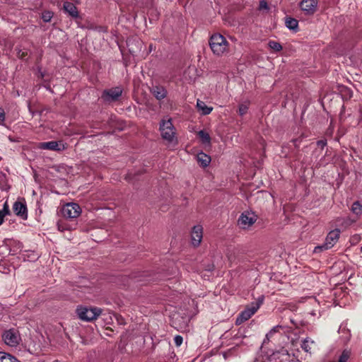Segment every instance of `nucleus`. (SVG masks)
I'll use <instances>...</instances> for the list:
<instances>
[{
	"label": "nucleus",
	"mask_w": 362,
	"mask_h": 362,
	"mask_svg": "<svg viewBox=\"0 0 362 362\" xmlns=\"http://www.w3.org/2000/svg\"><path fill=\"white\" fill-rule=\"evenodd\" d=\"M197 135L204 144L210 145L211 137L206 132L201 130L198 132Z\"/></svg>",
	"instance_id": "obj_20"
},
{
	"label": "nucleus",
	"mask_w": 362,
	"mask_h": 362,
	"mask_svg": "<svg viewBox=\"0 0 362 362\" xmlns=\"http://www.w3.org/2000/svg\"><path fill=\"white\" fill-rule=\"evenodd\" d=\"M5 119L4 110L0 109V122H3Z\"/></svg>",
	"instance_id": "obj_33"
},
{
	"label": "nucleus",
	"mask_w": 362,
	"mask_h": 362,
	"mask_svg": "<svg viewBox=\"0 0 362 362\" xmlns=\"http://www.w3.org/2000/svg\"><path fill=\"white\" fill-rule=\"evenodd\" d=\"M64 10L72 18L78 16V11L76 6L69 1H65L63 5Z\"/></svg>",
	"instance_id": "obj_15"
},
{
	"label": "nucleus",
	"mask_w": 362,
	"mask_h": 362,
	"mask_svg": "<svg viewBox=\"0 0 362 362\" xmlns=\"http://www.w3.org/2000/svg\"><path fill=\"white\" fill-rule=\"evenodd\" d=\"M41 17L44 22L48 23L53 17V12L50 11H45L42 13Z\"/></svg>",
	"instance_id": "obj_24"
},
{
	"label": "nucleus",
	"mask_w": 362,
	"mask_h": 362,
	"mask_svg": "<svg viewBox=\"0 0 362 362\" xmlns=\"http://www.w3.org/2000/svg\"><path fill=\"white\" fill-rule=\"evenodd\" d=\"M267 3L265 1H261L259 2V9H267Z\"/></svg>",
	"instance_id": "obj_31"
},
{
	"label": "nucleus",
	"mask_w": 362,
	"mask_h": 362,
	"mask_svg": "<svg viewBox=\"0 0 362 362\" xmlns=\"http://www.w3.org/2000/svg\"><path fill=\"white\" fill-rule=\"evenodd\" d=\"M0 212L4 214V215H5V216L8 215L10 214V210H9V207H8L7 202L4 203V204L3 206V209L1 210H0Z\"/></svg>",
	"instance_id": "obj_29"
},
{
	"label": "nucleus",
	"mask_w": 362,
	"mask_h": 362,
	"mask_svg": "<svg viewBox=\"0 0 362 362\" xmlns=\"http://www.w3.org/2000/svg\"><path fill=\"white\" fill-rule=\"evenodd\" d=\"M349 358V351L345 350L342 352L338 362H346Z\"/></svg>",
	"instance_id": "obj_27"
},
{
	"label": "nucleus",
	"mask_w": 362,
	"mask_h": 362,
	"mask_svg": "<svg viewBox=\"0 0 362 362\" xmlns=\"http://www.w3.org/2000/svg\"><path fill=\"white\" fill-rule=\"evenodd\" d=\"M317 144L318 146H320L321 148H323V147H325L326 146L327 141H325V140H320V141H317Z\"/></svg>",
	"instance_id": "obj_32"
},
{
	"label": "nucleus",
	"mask_w": 362,
	"mask_h": 362,
	"mask_svg": "<svg viewBox=\"0 0 362 362\" xmlns=\"http://www.w3.org/2000/svg\"><path fill=\"white\" fill-rule=\"evenodd\" d=\"M314 344V341L310 338H305L301 344V348L306 352H310L311 350V344Z\"/></svg>",
	"instance_id": "obj_21"
},
{
	"label": "nucleus",
	"mask_w": 362,
	"mask_h": 362,
	"mask_svg": "<svg viewBox=\"0 0 362 362\" xmlns=\"http://www.w3.org/2000/svg\"><path fill=\"white\" fill-rule=\"evenodd\" d=\"M0 362H21L9 354L0 352Z\"/></svg>",
	"instance_id": "obj_19"
},
{
	"label": "nucleus",
	"mask_w": 362,
	"mask_h": 362,
	"mask_svg": "<svg viewBox=\"0 0 362 362\" xmlns=\"http://www.w3.org/2000/svg\"><path fill=\"white\" fill-rule=\"evenodd\" d=\"M268 45L270 49L279 52L282 49V46L276 41H269Z\"/></svg>",
	"instance_id": "obj_25"
},
{
	"label": "nucleus",
	"mask_w": 362,
	"mask_h": 362,
	"mask_svg": "<svg viewBox=\"0 0 362 362\" xmlns=\"http://www.w3.org/2000/svg\"><path fill=\"white\" fill-rule=\"evenodd\" d=\"M281 328V326L276 325L274 326L267 334L265 339H264L263 343L265 344L267 341H269L272 335L279 331V329Z\"/></svg>",
	"instance_id": "obj_23"
},
{
	"label": "nucleus",
	"mask_w": 362,
	"mask_h": 362,
	"mask_svg": "<svg viewBox=\"0 0 362 362\" xmlns=\"http://www.w3.org/2000/svg\"><path fill=\"white\" fill-rule=\"evenodd\" d=\"M257 215L252 211H246L240 216L238 223L241 228L247 229L252 226L257 221Z\"/></svg>",
	"instance_id": "obj_6"
},
{
	"label": "nucleus",
	"mask_w": 362,
	"mask_h": 362,
	"mask_svg": "<svg viewBox=\"0 0 362 362\" xmlns=\"http://www.w3.org/2000/svg\"><path fill=\"white\" fill-rule=\"evenodd\" d=\"M317 4V0H302L300 8L305 15L312 16L316 12Z\"/></svg>",
	"instance_id": "obj_9"
},
{
	"label": "nucleus",
	"mask_w": 362,
	"mask_h": 362,
	"mask_svg": "<svg viewBox=\"0 0 362 362\" xmlns=\"http://www.w3.org/2000/svg\"><path fill=\"white\" fill-rule=\"evenodd\" d=\"M62 213L65 218H75L81 214V209L76 203H68L63 206Z\"/></svg>",
	"instance_id": "obj_7"
},
{
	"label": "nucleus",
	"mask_w": 362,
	"mask_h": 362,
	"mask_svg": "<svg viewBox=\"0 0 362 362\" xmlns=\"http://www.w3.org/2000/svg\"><path fill=\"white\" fill-rule=\"evenodd\" d=\"M28 54V52L26 49H19L17 53L18 57L22 59H25Z\"/></svg>",
	"instance_id": "obj_28"
},
{
	"label": "nucleus",
	"mask_w": 362,
	"mask_h": 362,
	"mask_svg": "<svg viewBox=\"0 0 362 362\" xmlns=\"http://www.w3.org/2000/svg\"><path fill=\"white\" fill-rule=\"evenodd\" d=\"M203 237V228L201 225L194 226L191 233L192 243L194 246L199 245Z\"/></svg>",
	"instance_id": "obj_12"
},
{
	"label": "nucleus",
	"mask_w": 362,
	"mask_h": 362,
	"mask_svg": "<svg viewBox=\"0 0 362 362\" xmlns=\"http://www.w3.org/2000/svg\"><path fill=\"white\" fill-rule=\"evenodd\" d=\"M285 24L286 28L289 30L296 31L298 29V22L293 18L286 17L285 19Z\"/></svg>",
	"instance_id": "obj_18"
},
{
	"label": "nucleus",
	"mask_w": 362,
	"mask_h": 362,
	"mask_svg": "<svg viewBox=\"0 0 362 362\" xmlns=\"http://www.w3.org/2000/svg\"><path fill=\"white\" fill-rule=\"evenodd\" d=\"M2 337L5 344L10 346H17L20 340L19 335L14 329H9L6 331L4 333Z\"/></svg>",
	"instance_id": "obj_11"
},
{
	"label": "nucleus",
	"mask_w": 362,
	"mask_h": 362,
	"mask_svg": "<svg viewBox=\"0 0 362 362\" xmlns=\"http://www.w3.org/2000/svg\"><path fill=\"white\" fill-rule=\"evenodd\" d=\"M13 210L16 216L23 220L28 218V211L25 203L22 201H17L13 204Z\"/></svg>",
	"instance_id": "obj_13"
},
{
	"label": "nucleus",
	"mask_w": 362,
	"mask_h": 362,
	"mask_svg": "<svg viewBox=\"0 0 362 362\" xmlns=\"http://www.w3.org/2000/svg\"><path fill=\"white\" fill-rule=\"evenodd\" d=\"M341 231L339 229L331 230L327 235L325 243L321 245H317L314 248V252H320L322 250L331 249L338 242Z\"/></svg>",
	"instance_id": "obj_3"
},
{
	"label": "nucleus",
	"mask_w": 362,
	"mask_h": 362,
	"mask_svg": "<svg viewBox=\"0 0 362 362\" xmlns=\"http://www.w3.org/2000/svg\"><path fill=\"white\" fill-rule=\"evenodd\" d=\"M38 148L44 150H51L59 152L65 150L66 146L62 141H51L40 143L38 144Z\"/></svg>",
	"instance_id": "obj_8"
},
{
	"label": "nucleus",
	"mask_w": 362,
	"mask_h": 362,
	"mask_svg": "<svg viewBox=\"0 0 362 362\" xmlns=\"http://www.w3.org/2000/svg\"><path fill=\"white\" fill-rule=\"evenodd\" d=\"M197 107L199 111L204 115H209L212 111L213 108L211 107H208L204 102L197 100Z\"/></svg>",
	"instance_id": "obj_17"
},
{
	"label": "nucleus",
	"mask_w": 362,
	"mask_h": 362,
	"mask_svg": "<svg viewBox=\"0 0 362 362\" xmlns=\"http://www.w3.org/2000/svg\"><path fill=\"white\" fill-rule=\"evenodd\" d=\"M6 216L4 215V214H2L1 212H0V225H1L4 222V217Z\"/></svg>",
	"instance_id": "obj_34"
},
{
	"label": "nucleus",
	"mask_w": 362,
	"mask_h": 362,
	"mask_svg": "<svg viewBox=\"0 0 362 362\" xmlns=\"http://www.w3.org/2000/svg\"><path fill=\"white\" fill-rule=\"evenodd\" d=\"M151 93L157 100H162L166 97L167 91L163 86H154L151 89Z\"/></svg>",
	"instance_id": "obj_14"
},
{
	"label": "nucleus",
	"mask_w": 362,
	"mask_h": 362,
	"mask_svg": "<svg viewBox=\"0 0 362 362\" xmlns=\"http://www.w3.org/2000/svg\"><path fill=\"white\" fill-rule=\"evenodd\" d=\"M197 160L201 166L206 167L211 162V157L203 152H199L197 155Z\"/></svg>",
	"instance_id": "obj_16"
},
{
	"label": "nucleus",
	"mask_w": 362,
	"mask_h": 362,
	"mask_svg": "<svg viewBox=\"0 0 362 362\" xmlns=\"http://www.w3.org/2000/svg\"><path fill=\"white\" fill-rule=\"evenodd\" d=\"M249 109L248 105L246 103H243L239 105L238 113L240 116L245 115Z\"/></svg>",
	"instance_id": "obj_26"
},
{
	"label": "nucleus",
	"mask_w": 362,
	"mask_h": 362,
	"mask_svg": "<svg viewBox=\"0 0 362 362\" xmlns=\"http://www.w3.org/2000/svg\"><path fill=\"white\" fill-rule=\"evenodd\" d=\"M351 211L356 216H359L361 214L362 205L359 203V202H354L351 206Z\"/></svg>",
	"instance_id": "obj_22"
},
{
	"label": "nucleus",
	"mask_w": 362,
	"mask_h": 362,
	"mask_svg": "<svg viewBox=\"0 0 362 362\" xmlns=\"http://www.w3.org/2000/svg\"><path fill=\"white\" fill-rule=\"evenodd\" d=\"M264 298L259 297L257 301L252 303L249 306L246 307L237 317L235 324L241 325L244 322L248 320L260 308L263 303Z\"/></svg>",
	"instance_id": "obj_2"
},
{
	"label": "nucleus",
	"mask_w": 362,
	"mask_h": 362,
	"mask_svg": "<svg viewBox=\"0 0 362 362\" xmlns=\"http://www.w3.org/2000/svg\"><path fill=\"white\" fill-rule=\"evenodd\" d=\"M160 131L163 139L168 142H173L175 138V129L170 119L162 120L160 123Z\"/></svg>",
	"instance_id": "obj_5"
},
{
	"label": "nucleus",
	"mask_w": 362,
	"mask_h": 362,
	"mask_svg": "<svg viewBox=\"0 0 362 362\" xmlns=\"http://www.w3.org/2000/svg\"><path fill=\"white\" fill-rule=\"evenodd\" d=\"M209 45L213 53L221 56L228 49V42L221 34L213 35L209 40Z\"/></svg>",
	"instance_id": "obj_1"
},
{
	"label": "nucleus",
	"mask_w": 362,
	"mask_h": 362,
	"mask_svg": "<svg viewBox=\"0 0 362 362\" xmlns=\"http://www.w3.org/2000/svg\"><path fill=\"white\" fill-rule=\"evenodd\" d=\"M78 317L84 321L95 320L102 313V310L96 307H78L76 310Z\"/></svg>",
	"instance_id": "obj_4"
},
{
	"label": "nucleus",
	"mask_w": 362,
	"mask_h": 362,
	"mask_svg": "<svg viewBox=\"0 0 362 362\" xmlns=\"http://www.w3.org/2000/svg\"><path fill=\"white\" fill-rule=\"evenodd\" d=\"M122 93V90L119 87L112 88L104 90L102 95V98L105 102H112L117 100Z\"/></svg>",
	"instance_id": "obj_10"
},
{
	"label": "nucleus",
	"mask_w": 362,
	"mask_h": 362,
	"mask_svg": "<svg viewBox=\"0 0 362 362\" xmlns=\"http://www.w3.org/2000/svg\"><path fill=\"white\" fill-rule=\"evenodd\" d=\"M182 341H183V339L181 336L180 335H177L174 338V341H175V344L177 345V346H180L182 343Z\"/></svg>",
	"instance_id": "obj_30"
}]
</instances>
